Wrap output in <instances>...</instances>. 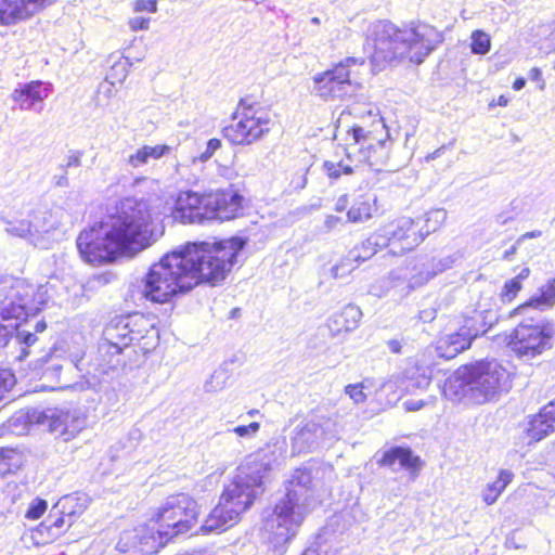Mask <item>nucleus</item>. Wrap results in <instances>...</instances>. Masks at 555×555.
Instances as JSON below:
<instances>
[{"instance_id": "nucleus-1", "label": "nucleus", "mask_w": 555, "mask_h": 555, "mask_svg": "<svg viewBox=\"0 0 555 555\" xmlns=\"http://www.w3.org/2000/svg\"><path fill=\"white\" fill-rule=\"evenodd\" d=\"M156 202L138 197L115 202L99 223L79 233L76 245L80 257L92 264L109 263L154 245L165 234Z\"/></svg>"}, {"instance_id": "nucleus-2", "label": "nucleus", "mask_w": 555, "mask_h": 555, "mask_svg": "<svg viewBox=\"0 0 555 555\" xmlns=\"http://www.w3.org/2000/svg\"><path fill=\"white\" fill-rule=\"evenodd\" d=\"M245 241L232 237L219 242L188 243L152 264L142 283V295L164 304L201 282L216 285L230 272Z\"/></svg>"}, {"instance_id": "nucleus-3", "label": "nucleus", "mask_w": 555, "mask_h": 555, "mask_svg": "<svg viewBox=\"0 0 555 555\" xmlns=\"http://www.w3.org/2000/svg\"><path fill=\"white\" fill-rule=\"evenodd\" d=\"M285 459V441L272 440L249 454L237 467L231 482L224 488L219 504L209 513L199 530L220 533L238 520L259 493L263 491L269 473Z\"/></svg>"}, {"instance_id": "nucleus-4", "label": "nucleus", "mask_w": 555, "mask_h": 555, "mask_svg": "<svg viewBox=\"0 0 555 555\" xmlns=\"http://www.w3.org/2000/svg\"><path fill=\"white\" fill-rule=\"evenodd\" d=\"M373 51L370 62L375 69L401 61L421 64L441 41L437 28L425 22L414 21L402 27L388 20H379L370 27Z\"/></svg>"}, {"instance_id": "nucleus-5", "label": "nucleus", "mask_w": 555, "mask_h": 555, "mask_svg": "<svg viewBox=\"0 0 555 555\" xmlns=\"http://www.w3.org/2000/svg\"><path fill=\"white\" fill-rule=\"evenodd\" d=\"M285 489V494L263 521V529L275 546L288 542L305 517L320 503L311 472L307 468H297L286 482Z\"/></svg>"}, {"instance_id": "nucleus-6", "label": "nucleus", "mask_w": 555, "mask_h": 555, "mask_svg": "<svg viewBox=\"0 0 555 555\" xmlns=\"http://www.w3.org/2000/svg\"><path fill=\"white\" fill-rule=\"evenodd\" d=\"M243 199V196L233 189L206 194L185 191L178 195L172 217L182 223L230 220L237 217Z\"/></svg>"}, {"instance_id": "nucleus-7", "label": "nucleus", "mask_w": 555, "mask_h": 555, "mask_svg": "<svg viewBox=\"0 0 555 555\" xmlns=\"http://www.w3.org/2000/svg\"><path fill=\"white\" fill-rule=\"evenodd\" d=\"M47 285H34L24 279H13L4 287L3 298L0 300V318L3 321L24 320L33 323L35 317L48 301Z\"/></svg>"}, {"instance_id": "nucleus-8", "label": "nucleus", "mask_w": 555, "mask_h": 555, "mask_svg": "<svg viewBox=\"0 0 555 555\" xmlns=\"http://www.w3.org/2000/svg\"><path fill=\"white\" fill-rule=\"evenodd\" d=\"M103 340L130 351V345L138 343L144 352L153 349L158 341L154 320L135 312L118 315L109 321L103 331Z\"/></svg>"}, {"instance_id": "nucleus-9", "label": "nucleus", "mask_w": 555, "mask_h": 555, "mask_svg": "<svg viewBox=\"0 0 555 555\" xmlns=\"http://www.w3.org/2000/svg\"><path fill=\"white\" fill-rule=\"evenodd\" d=\"M197 502L186 493L168 496L154 515L156 524L165 529L167 538L189 532L197 521Z\"/></svg>"}, {"instance_id": "nucleus-10", "label": "nucleus", "mask_w": 555, "mask_h": 555, "mask_svg": "<svg viewBox=\"0 0 555 555\" xmlns=\"http://www.w3.org/2000/svg\"><path fill=\"white\" fill-rule=\"evenodd\" d=\"M472 378L473 401L482 404L511 389V376L495 360H482L467 365Z\"/></svg>"}, {"instance_id": "nucleus-11", "label": "nucleus", "mask_w": 555, "mask_h": 555, "mask_svg": "<svg viewBox=\"0 0 555 555\" xmlns=\"http://www.w3.org/2000/svg\"><path fill=\"white\" fill-rule=\"evenodd\" d=\"M234 116L238 121L223 128L224 139H259L269 131L268 113L250 94L240 100Z\"/></svg>"}, {"instance_id": "nucleus-12", "label": "nucleus", "mask_w": 555, "mask_h": 555, "mask_svg": "<svg viewBox=\"0 0 555 555\" xmlns=\"http://www.w3.org/2000/svg\"><path fill=\"white\" fill-rule=\"evenodd\" d=\"M489 314L490 312H487L483 317L481 312H476L475 315L465 319L457 332L439 337L436 344L438 356L450 360L469 348L476 337L486 334L498 321L495 315Z\"/></svg>"}, {"instance_id": "nucleus-13", "label": "nucleus", "mask_w": 555, "mask_h": 555, "mask_svg": "<svg viewBox=\"0 0 555 555\" xmlns=\"http://www.w3.org/2000/svg\"><path fill=\"white\" fill-rule=\"evenodd\" d=\"M29 424L44 426L55 437L68 441L86 426V416L78 410L47 408L33 409L26 414Z\"/></svg>"}, {"instance_id": "nucleus-14", "label": "nucleus", "mask_w": 555, "mask_h": 555, "mask_svg": "<svg viewBox=\"0 0 555 555\" xmlns=\"http://www.w3.org/2000/svg\"><path fill=\"white\" fill-rule=\"evenodd\" d=\"M336 424L328 417L317 416L297 425L291 436L292 455L310 453L326 441L337 439Z\"/></svg>"}, {"instance_id": "nucleus-15", "label": "nucleus", "mask_w": 555, "mask_h": 555, "mask_svg": "<svg viewBox=\"0 0 555 555\" xmlns=\"http://www.w3.org/2000/svg\"><path fill=\"white\" fill-rule=\"evenodd\" d=\"M554 335L552 324L521 322L515 330L508 343L511 349L520 358H533L551 347Z\"/></svg>"}, {"instance_id": "nucleus-16", "label": "nucleus", "mask_w": 555, "mask_h": 555, "mask_svg": "<svg viewBox=\"0 0 555 555\" xmlns=\"http://www.w3.org/2000/svg\"><path fill=\"white\" fill-rule=\"evenodd\" d=\"M364 63L363 59L348 56L314 75L312 81L315 93L324 100L341 98L344 87L352 83L351 67L362 66Z\"/></svg>"}, {"instance_id": "nucleus-17", "label": "nucleus", "mask_w": 555, "mask_h": 555, "mask_svg": "<svg viewBox=\"0 0 555 555\" xmlns=\"http://www.w3.org/2000/svg\"><path fill=\"white\" fill-rule=\"evenodd\" d=\"M165 532V529L160 528L153 517L152 524L140 525L132 530L122 532L116 548L122 553L133 550L141 555L157 553L171 540Z\"/></svg>"}, {"instance_id": "nucleus-18", "label": "nucleus", "mask_w": 555, "mask_h": 555, "mask_svg": "<svg viewBox=\"0 0 555 555\" xmlns=\"http://www.w3.org/2000/svg\"><path fill=\"white\" fill-rule=\"evenodd\" d=\"M88 504V498L83 493L75 492L62 496L51 508L47 521L41 522L38 532H48L50 539L59 537L60 530L64 526L70 528L76 519L85 512Z\"/></svg>"}, {"instance_id": "nucleus-19", "label": "nucleus", "mask_w": 555, "mask_h": 555, "mask_svg": "<svg viewBox=\"0 0 555 555\" xmlns=\"http://www.w3.org/2000/svg\"><path fill=\"white\" fill-rule=\"evenodd\" d=\"M25 214L27 218L13 217L4 220L8 234L27 238L36 245L37 238L41 234L48 233L59 225V222L52 219V212L46 209H27Z\"/></svg>"}, {"instance_id": "nucleus-20", "label": "nucleus", "mask_w": 555, "mask_h": 555, "mask_svg": "<svg viewBox=\"0 0 555 555\" xmlns=\"http://www.w3.org/2000/svg\"><path fill=\"white\" fill-rule=\"evenodd\" d=\"M420 220L409 217L399 218L380 227V231L387 241V246L398 245L399 249H390L393 255H402L413 250L422 243V234L417 230Z\"/></svg>"}, {"instance_id": "nucleus-21", "label": "nucleus", "mask_w": 555, "mask_h": 555, "mask_svg": "<svg viewBox=\"0 0 555 555\" xmlns=\"http://www.w3.org/2000/svg\"><path fill=\"white\" fill-rule=\"evenodd\" d=\"M47 323L44 320H36L34 324L29 322L21 325L15 323L14 325H4L0 323V346L4 347L9 341L14 338L21 347V353L17 356L20 361H23L28 354V348L34 346L38 340V334L44 332Z\"/></svg>"}, {"instance_id": "nucleus-22", "label": "nucleus", "mask_w": 555, "mask_h": 555, "mask_svg": "<svg viewBox=\"0 0 555 555\" xmlns=\"http://www.w3.org/2000/svg\"><path fill=\"white\" fill-rule=\"evenodd\" d=\"M54 0H0V26L26 22L52 4Z\"/></svg>"}, {"instance_id": "nucleus-23", "label": "nucleus", "mask_w": 555, "mask_h": 555, "mask_svg": "<svg viewBox=\"0 0 555 555\" xmlns=\"http://www.w3.org/2000/svg\"><path fill=\"white\" fill-rule=\"evenodd\" d=\"M49 94V89L42 81L33 80L15 88L11 98L16 108L28 111L41 104Z\"/></svg>"}, {"instance_id": "nucleus-24", "label": "nucleus", "mask_w": 555, "mask_h": 555, "mask_svg": "<svg viewBox=\"0 0 555 555\" xmlns=\"http://www.w3.org/2000/svg\"><path fill=\"white\" fill-rule=\"evenodd\" d=\"M555 431V399L544 405L528 424L529 442H538Z\"/></svg>"}, {"instance_id": "nucleus-25", "label": "nucleus", "mask_w": 555, "mask_h": 555, "mask_svg": "<svg viewBox=\"0 0 555 555\" xmlns=\"http://www.w3.org/2000/svg\"><path fill=\"white\" fill-rule=\"evenodd\" d=\"M377 463L379 466L389 467L392 472H399L403 468L416 470L421 466L420 457L413 455L411 449L403 447H393L384 451Z\"/></svg>"}, {"instance_id": "nucleus-26", "label": "nucleus", "mask_w": 555, "mask_h": 555, "mask_svg": "<svg viewBox=\"0 0 555 555\" xmlns=\"http://www.w3.org/2000/svg\"><path fill=\"white\" fill-rule=\"evenodd\" d=\"M472 378L468 366L459 367L444 382L442 392L450 400H461L468 397L473 401Z\"/></svg>"}, {"instance_id": "nucleus-27", "label": "nucleus", "mask_w": 555, "mask_h": 555, "mask_svg": "<svg viewBox=\"0 0 555 555\" xmlns=\"http://www.w3.org/2000/svg\"><path fill=\"white\" fill-rule=\"evenodd\" d=\"M361 318L362 311L358 306L347 305L328 319L327 326L333 335H339L341 332L356 330Z\"/></svg>"}, {"instance_id": "nucleus-28", "label": "nucleus", "mask_w": 555, "mask_h": 555, "mask_svg": "<svg viewBox=\"0 0 555 555\" xmlns=\"http://www.w3.org/2000/svg\"><path fill=\"white\" fill-rule=\"evenodd\" d=\"M98 351L100 360L99 365L104 374H107L109 371L122 369L127 365L125 358L129 351L122 347L103 340Z\"/></svg>"}, {"instance_id": "nucleus-29", "label": "nucleus", "mask_w": 555, "mask_h": 555, "mask_svg": "<svg viewBox=\"0 0 555 555\" xmlns=\"http://www.w3.org/2000/svg\"><path fill=\"white\" fill-rule=\"evenodd\" d=\"M377 197L374 194H364L356 198L347 211V221L363 223L377 212Z\"/></svg>"}, {"instance_id": "nucleus-30", "label": "nucleus", "mask_w": 555, "mask_h": 555, "mask_svg": "<svg viewBox=\"0 0 555 555\" xmlns=\"http://www.w3.org/2000/svg\"><path fill=\"white\" fill-rule=\"evenodd\" d=\"M63 369L62 360L53 354H47L46 357L36 361L34 366L35 375L40 379L48 383L59 385L57 387H67V384H63L61 379V372Z\"/></svg>"}, {"instance_id": "nucleus-31", "label": "nucleus", "mask_w": 555, "mask_h": 555, "mask_svg": "<svg viewBox=\"0 0 555 555\" xmlns=\"http://www.w3.org/2000/svg\"><path fill=\"white\" fill-rule=\"evenodd\" d=\"M387 247V241L383 235L380 228L372 233L367 238L361 242L350 250L349 256L356 261H365L372 258L378 250Z\"/></svg>"}, {"instance_id": "nucleus-32", "label": "nucleus", "mask_w": 555, "mask_h": 555, "mask_svg": "<svg viewBox=\"0 0 555 555\" xmlns=\"http://www.w3.org/2000/svg\"><path fill=\"white\" fill-rule=\"evenodd\" d=\"M455 259L452 256H446L442 258H433L426 266L425 270L414 275L410 280L411 287L421 286L434 279L439 273L451 269L454 264Z\"/></svg>"}, {"instance_id": "nucleus-33", "label": "nucleus", "mask_w": 555, "mask_h": 555, "mask_svg": "<svg viewBox=\"0 0 555 555\" xmlns=\"http://www.w3.org/2000/svg\"><path fill=\"white\" fill-rule=\"evenodd\" d=\"M555 304V279L550 280L540 288V295L530 298L529 301L519 306L514 313H522L528 308H534L540 311L553 307Z\"/></svg>"}, {"instance_id": "nucleus-34", "label": "nucleus", "mask_w": 555, "mask_h": 555, "mask_svg": "<svg viewBox=\"0 0 555 555\" xmlns=\"http://www.w3.org/2000/svg\"><path fill=\"white\" fill-rule=\"evenodd\" d=\"M514 478L513 472L508 469H501L498 476V479L489 483L487 489L483 492V501L488 505H492L500 494L505 490V488L512 482Z\"/></svg>"}, {"instance_id": "nucleus-35", "label": "nucleus", "mask_w": 555, "mask_h": 555, "mask_svg": "<svg viewBox=\"0 0 555 555\" xmlns=\"http://www.w3.org/2000/svg\"><path fill=\"white\" fill-rule=\"evenodd\" d=\"M447 220V210L443 208H437L428 211L424 218V225L418 228V232L422 234V242L430 233L436 232Z\"/></svg>"}, {"instance_id": "nucleus-36", "label": "nucleus", "mask_w": 555, "mask_h": 555, "mask_svg": "<svg viewBox=\"0 0 555 555\" xmlns=\"http://www.w3.org/2000/svg\"><path fill=\"white\" fill-rule=\"evenodd\" d=\"M168 147L166 145H156L153 147L144 146L129 157V163L134 167L141 166L146 164L149 158H159L162 155H164Z\"/></svg>"}, {"instance_id": "nucleus-37", "label": "nucleus", "mask_w": 555, "mask_h": 555, "mask_svg": "<svg viewBox=\"0 0 555 555\" xmlns=\"http://www.w3.org/2000/svg\"><path fill=\"white\" fill-rule=\"evenodd\" d=\"M469 47L474 54L485 55L491 49V38L486 31L476 29L470 35Z\"/></svg>"}, {"instance_id": "nucleus-38", "label": "nucleus", "mask_w": 555, "mask_h": 555, "mask_svg": "<svg viewBox=\"0 0 555 555\" xmlns=\"http://www.w3.org/2000/svg\"><path fill=\"white\" fill-rule=\"evenodd\" d=\"M430 380V375L428 374L427 370L424 369L422 372L417 373L416 376L415 373H412L408 376V384L405 388L409 391L413 389H425L429 386Z\"/></svg>"}, {"instance_id": "nucleus-39", "label": "nucleus", "mask_w": 555, "mask_h": 555, "mask_svg": "<svg viewBox=\"0 0 555 555\" xmlns=\"http://www.w3.org/2000/svg\"><path fill=\"white\" fill-rule=\"evenodd\" d=\"M48 508V503L42 499H34L25 514V518L36 520L39 519Z\"/></svg>"}, {"instance_id": "nucleus-40", "label": "nucleus", "mask_w": 555, "mask_h": 555, "mask_svg": "<svg viewBox=\"0 0 555 555\" xmlns=\"http://www.w3.org/2000/svg\"><path fill=\"white\" fill-rule=\"evenodd\" d=\"M521 287L522 285L519 283V281L515 280L514 278L506 281L501 292L502 301H512L521 289Z\"/></svg>"}, {"instance_id": "nucleus-41", "label": "nucleus", "mask_w": 555, "mask_h": 555, "mask_svg": "<svg viewBox=\"0 0 555 555\" xmlns=\"http://www.w3.org/2000/svg\"><path fill=\"white\" fill-rule=\"evenodd\" d=\"M15 376L10 370L0 369V401L15 385Z\"/></svg>"}, {"instance_id": "nucleus-42", "label": "nucleus", "mask_w": 555, "mask_h": 555, "mask_svg": "<svg viewBox=\"0 0 555 555\" xmlns=\"http://www.w3.org/2000/svg\"><path fill=\"white\" fill-rule=\"evenodd\" d=\"M260 429V424L258 422H253L248 425H240L232 428L230 431L234 433L241 438H254Z\"/></svg>"}, {"instance_id": "nucleus-43", "label": "nucleus", "mask_w": 555, "mask_h": 555, "mask_svg": "<svg viewBox=\"0 0 555 555\" xmlns=\"http://www.w3.org/2000/svg\"><path fill=\"white\" fill-rule=\"evenodd\" d=\"M345 392L357 404L362 403L366 400V395L364 392V385L362 383L347 385L345 388Z\"/></svg>"}, {"instance_id": "nucleus-44", "label": "nucleus", "mask_w": 555, "mask_h": 555, "mask_svg": "<svg viewBox=\"0 0 555 555\" xmlns=\"http://www.w3.org/2000/svg\"><path fill=\"white\" fill-rule=\"evenodd\" d=\"M109 283V275L108 274H95L91 276L85 284V288L87 291H93L99 287H102Z\"/></svg>"}, {"instance_id": "nucleus-45", "label": "nucleus", "mask_w": 555, "mask_h": 555, "mask_svg": "<svg viewBox=\"0 0 555 555\" xmlns=\"http://www.w3.org/2000/svg\"><path fill=\"white\" fill-rule=\"evenodd\" d=\"M135 12H150L155 13L157 11L156 0H135L132 5Z\"/></svg>"}, {"instance_id": "nucleus-46", "label": "nucleus", "mask_w": 555, "mask_h": 555, "mask_svg": "<svg viewBox=\"0 0 555 555\" xmlns=\"http://www.w3.org/2000/svg\"><path fill=\"white\" fill-rule=\"evenodd\" d=\"M128 25L132 31L146 30L150 26V18L133 17L128 21Z\"/></svg>"}, {"instance_id": "nucleus-47", "label": "nucleus", "mask_w": 555, "mask_h": 555, "mask_svg": "<svg viewBox=\"0 0 555 555\" xmlns=\"http://www.w3.org/2000/svg\"><path fill=\"white\" fill-rule=\"evenodd\" d=\"M351 270L352 268L348 263L341 262L331 269V274L334 279H343L347 276Z\"/></svg>"}, {"instance_id": "nucleus-48", "label": "nucleus", "mask_w": 555, "mask_h": 555, "mask_svg": "<svg viewBox=\"0 0 555 555\" xmlns=\"http://www.w3.org/2000/svg\"><path fill=\"white\" fill-rule=\"evenodd\" d=\"M346 222L343 220V218L330 215L324 220V228L326 232H331L333 230H336L339 225H344Z\"/></svg>"}, {"instance_id": "nucleus-49", "label": "nucleus", "mask_w": 555, "mask_h": 555, "mask_svg": "<svg viewBox=\"0 0 555 555\" xmlns=\"http://www.w3.org/2000/svg\"><path fill=\"white\" fill-rule=\"evenodd\" d=\"M220 142L221 141H207V144H206V150L204 153H202L197 158L198 160L201 162H206L208 160L211 155L214 154V152L220 147Z\"/></svg>"}, {"instance_id": "nucleus-50", "label": "nucleus", "mask_w": 555, "mask_h": 555, "mask_svg": "<svg viewBox=\"0 0 555 555\" xmlns=\"http://www.w3.org/2000/svg\"><path fill=\"white\" fill-rule=\"evenodd\" d=\"M61 173L54 175L53 182L56 186L66 188L68 186V179L65 168L61 167Z\"/></svg>"}, {"instance_id": "nucleus-51", "label": "nucleus", "mask_w": 555, "mask_h": 555, "mask_svg": "<svg viewBox=\"0 0 555 555\" xmlns=\"http://www.w3.org/2000/svg\"><path fill=\"white\" fill-rule=\"evenodd\" d=\"M530 79L540 83V89H544L545 81L542 78L540 68L532 67L529 72Z\"/></svg>"}, {"instance_id": "nucleus-52", "label": "nucleus", "mask_w": 555, "mask_h": 555, "mask_svg": "<svg viewBox=\"0 0 555 555\" xmlns=\"http://www.w3.org/2000/svg\"><path fill=\"white\" fill-rule=\"evenodd\" d=\"M423 400H406L404 406L408 411H418L424 406Z\"/></svg>"}, {"instance_id": "nucleus-53", "label": "nucleus", "mask_w": 555, "mask_h": 555, "mask_svg": "<svg viewBox=\"0 0 555 555\" xmlns=\"http://www.w3.org/2000/svg\"><path fill=\"white\" fill-rule=\"evenodd\" d=\"M348 204H349L348 196H347L346 194H344V195H341V196L337 199V202H336V204H335V210H336L337 212H341V211H344V210H346V209H347Z\"/></svg>"}, {"instance_id": "nucleus-54", "label": "nucleus", "mask_w": 555, "mask_h": 555, "mask_svg": "<svg viewBox=\"0 0 555 555\" xmlns=\"http://www.w3.org/2000/svg\"><path fill=\"white\" fill-rule=\"evenodd\" d=\"M351 131H352L353 139H356V140L365 139L366 137H369V132L364 131V129L360 126H356V125L352 126Z\"/></svg>"}, {"instance_id": "nucleus-55", "label": "nucleus", "mask_w": 555, "mask_h": 555, "mask_svg": "<svg viewBox=\"0 0 555 555\" xmlns=\"http://www.w3.org/2000/svg\"><path fill=\"white\" fill-rule=\"evenodd\" d=\"M79 157H80L79 152L72 151L70 154L68 155V160H67L66 167L79 166L80 165Z\"/></svg>"}, {"instance_id": "nucleus-56", "label": "nucleus", "mask_w": 555, "mask_h": 555, "mask_svg": "<svg viewBox=\"0 0 555 555\" xmlns=\"http://www.w3.org/2000/svg\"><path fill=\"white\" fill-rule=\"evenodd\" d=\"M541 234H542V232L539 230L527 232L517 238V244H521L522 242H525L526 240H529V238L539 237V236H541Z\"/></svg>"}, {"instance_id": "nucleus-57", "label": "nucleus", "mask_w": 555, "mask_h": 555, "mask_svg": "<svg viewBox=\"0 0 555 555\" xmlns=\"http://www.w3.org/2000/svg\"><path fill=\"white\" fill-rule=\"evenodd\" d=\"M507 104H508V98L506 95L502 94L498 99L492 100L489 105L491 107H494V106H506Z\"/></svg>"}, {"instance_id": "nucleus-58", "label": "nucleus", "mask_w": 555, "mask_h": 555, "mask_svg": "<svg viewBox=\"0 0 555 555\" xmlns=\"http://www.w3.org/2000/svg\"><path fill=\"white\" fill-rule=\"evenodd\" d=\"M325 167L327 168V171H328V176L331 178H338L340 176V172L339 170L334 166V164H331L328 162L325 163Z\"/></svg>"}, {"instance_id": "nucleus-59", "label": "nucleus", "mask_w": 555, "mask_h": 555, "mask_svg": "<svg viewBox=\"0 0 555 555\" xmlns=\"http://www.w3.org/2000/svg\"><path fill=\"white\" fill-rule=\"evenodd\" d=\"M519 245L520 244H517V242H516L509 249L505 250V253L503 254V259L511 260L512 257L516 254Z\"/></svg>"}, {"instance_id": "nucleus-60", "label": "nucleus", "mask_w": 555, "mask_h": 555, "mask_svg": "<svg viewBox=\"0 0 555 555\" xmlns=\"http://www.w3.org/2000/svg\"><path fill=\"white\" fill-rule=\"evenodd\" d=\"M529 274H530V270H529V268H524V269H521V271L518 273V275H517V276H515L514 279H515V280H518V281H519V283L521 284V282H522L524 280H526V279L529 276Z\"/></svg>"}, {"instance_id": "nucleus-61", "label": "nucleus", "mask_w": 555, "mask_h": 555, "mask_svg": "<svg viewBox=\"0 0 555 555\" xmlns=\"http://www.w3.org/2000/svg\"><path fill=\"white\" fill-rule=\"evenodd\" d=\"M525 83H526L525 79H524V78H521V77H519V78H517V79H515V80H514V82H513V89H514V90H516V91H518V90H520V89H522V88H524Z\"/></svg>"}, {"instance_id": "nucleus-62", "label": "nucleus", "mask_w": 555, "mask_h": 555, "mask_svg": "<svg viewBox=\"0 0 555 555\" xmlns=\"http://www.w3.org/2000/svg\"><path fill=\"white\" fill-rule=\"evenodd\" d=\"M388 345H389L391 351L397 352V353L400 352L401 345L398 340H390Z\"/></svg>"}, {"instance_id": "nucleus-63", "label": "nucleus", "mask_w": 555, "mask_h": 555, "mask_svg": "<svg viewBox=\"0 0 555 555\" xmlns=\"http://www.w3.org/2000/svg\"><path fill=\"white\" fill-rule=\"evenodd\" d=\"M444 149V146L440 147V149H437L433 154H428L426 156V159L429 160V159H435L436 157H438L440 155V152Z\"/></svg>"}, {"instance_id": "nucleus-64", "label": "nucleus", "mask_w": 555, "mask_h": 555, "mask_svg": "<svg viewBox=\"0 0 555 555\" xmlns=\"http://www.w3.org/2000/svg\"><path fill=\"white\" fill-rule=\"evenodd\" d=\"M301 555H321L318 551L308 548Z\"/></svg>"}]
</instances>
